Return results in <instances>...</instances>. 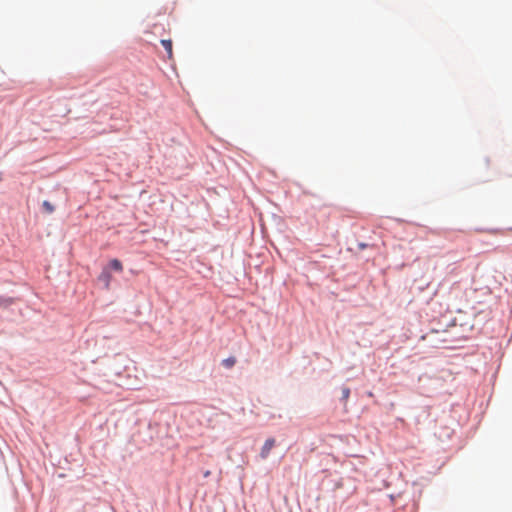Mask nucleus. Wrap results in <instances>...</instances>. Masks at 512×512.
<instances>
[{"instance_id":"f257e3e1","label":"nucleus","mask_w":512,"mask_h":512,"mask_svg":"<svg viewBox=\"0 0 512 512\" xmlns=\"http://www.w3.org/2000/svg\"><path fill=\"white\" fill-rule=\"evenodd\" d=\"M274 446H275V439L274 438L267 439L261 449V452H260L261 458L266 459L269 456L270 451L273 449Z\"/></svg>"},{"instance_id":"f03ea898","label":"nucleus","mask_w":512,"mask_h":512,"mask_svg":"<svg viewBox=\"0 0 512 512\" xmlns=\"http://www.w3.org/2000/svg\"><path fill=\"white\" fill-rule=\"evenodd\" d=\"M161 44L167 52V58L169 60L173 59V49H172V41L170 39L161 40Z\"/></svg>"},{"instance_id":"7ed1b4c3","label":"nucleus","mask_w":512,"mask_h":512,"mask_svg":"<svg viewBox=\"0 0 512 512\" xmlns=\"http://www.w3.org/2000/svg\"><path fill=\"white\" fill-rule=\"evenodd\" d=\"M235 363H236V358H235V357H233V356L228 357V358H226V359H224V360L222 361V365H223L225 368H228V369L232 368V367L235 365Z\"/></svg>"},{"instance_id":"0eeeda50","label":"nucleus","mask_w":512,"mask_h":512,"mask_svg":"<svg viewBox=\"0 0 512 512\" xmlns=\"http://www.w3.org/2000/svg\"><path fill=\"white\" fill-rule=\"evenodd\" d=\"M13 303V300L11 298H3L0 296V306H8Z\"/></svg>"},{"instance_id":"20e7f679","label":"nucleus","mask_w":512,"mask_h":512,"mask_svg":"<svg viewBox=\"0 0 512 512\" xmlns=\"http://www.w3.org/2000/svg\"><path fill=\"white\" fill-rule=\"evenodd\" d=\"M110 267L116 271L121 272L123 270L122 263L118 259H112L109 263Z\"/></svg>"},{"instance_id":"39448f33","label":"nucleus","mask_w":512,"mask_h":512,"mask_svg":"<svg viewBox=\"0 0 512 512\" xmlns=\"http://www.w3.org/2000/svg\"><path fill=\"white\" fill-rule=\"evenodd\" d=\"M43 208L47 213H52L54 211V206L49 201L43 202Z\"/></svg>"},{"instance_id":"1a4fd4ad","label":"nucleus","mask_w":512,"mask_h":512,"mask_svg":"<svg viewBox=\"0 0 512 512\" xmlns=\"http://www.w3.org/2000/svg\"><path fill=\"white\" fill-rule=\"evenodd\" d=\"M366 247H367V244H365V243H360L359 244V248L360 249H365Z\"/></svg>"},{"instance_id":"9d476101","label":"nucleus","mask_w":512,"mask_h":512,"mask_svg":"<svg viewBox=\"0 0 512 512\" xmlns=\"http://www.w3.org/2000/svg\"><path fill=\"white\" fill-rule=\"evenodd\" d=\"M209 475H210V471H206L204 474L205 477H208Z\"/></svg>"},{"instance_id":"423d86ee","label":"nucleus","mask_w":512,"mask_h":512,"mask_svg":"<svg viewBox=\"0 0 512 512\" xmlns=\"http://www.w3.org/2000/svg\"><path fill=\"white\" fill-rule=\"evenodd\" d=\"M101 278L105 281L106 283V287L109 286V283H110V280H111V275L109 272L107 271H103L102 275H101Z\"/></svg>"},{"instance_id":"6e6552de","label":"nucleus","mask_w":512,"mask_h":512,"mask_svg":"<svg viewBox=\"0 0 512 512\" xmlns=\"http://www.w3.org/2000/svg\"><path fill=\"white\" fill-rule=\"evenodd\" d=\"M350 390L348 388L343 389V398L347 399L349 397Z\"/></svg>"}]
</instances>
